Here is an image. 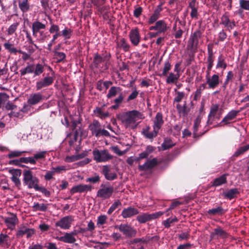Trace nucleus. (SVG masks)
I'll use <instances>...</instances> for the list:
<instances>
[{
  "label": "nucleus",
  "instance_id": "1",
  "mask_svg": "<svg viewBox=\"0 0 249 249\" xmlns=\"http://www.w3.org/2000/svg\"><path fill=\"white\" fill-rule=\"evenodd\" d=\"M142 118L140 112L133 110L124 112L121 115L120 120L125 128L135 129L138 125L137 121Z\"/></svg>",
  "mask_w": 249,
  "mask_h": 249
},
{
  "label": "nucleus",
  "instance_id": "2",
  "mask_svg": "<svg viewBox=\"0 0 249 249\" xmlns=\"http://www.w3.org/2000/svg\"><path fill=\"white\" fill-rule=\"evenodd\" d=\"M23 183L29 189H35L38 185L39 179L33 175V172L29 170H25L23 173Z\"/></svg>",
  "mask_w": 249,
  "mask_h": 249
},
{
  "label": "nucleus",
  "instance_id": "3",
  "mask_svg": "<svg viewBox=\"0 0 249 249\" xmlns=\"http://www.w3.org/2000/svg\"><path fill=\"white\" fill-rule=\"evenodd\" d=\"M89 129L92 135L96 137L109 136V132L107 130L102 129L100 123L95 120H93L92 123L89 125Z\"/></svg>",
  "mask_w": 249,
  "mask_h": 249
},
{
  "label": "nucleus",
  "instance_id": "4",
  "mask_svg": "<svg viewBox=\"0 0 249 249\" xmlns=\"http://www.w3.org/2000/svg\"><path fill=\"white\" fill-rule=\"evenodd\" d=\"M92 154L93 159L97 162H105L113 158V156L107 149L100 150L95 148L93 150Z\"/></svg>",
  "mask_w": 249,
  "mask_h": 249
},
{
  "label": "nucleus",
  "instance_id": "5",
  "mask_svg": "<svg viewBox=\"0 0 249 249\" xmlns=\"http://www.w3.org/2000/svg\"><path fill=\"white\" fill-rule=\"evenodd\" d=\"M115 228L119 230L126 238H131L136 236L137 231L130 225L121 224L116 225Z\"/></svg>",
  "mask_w": 249,
  "mask_h": 249
},
{
  "label": "nucleus",
  "instance_id": "6",
  "mask_svg": "<svg viewBox=\"0 0 249 249\" xmlns=\"http://www.w3.org/2000/svg\"><path fill=\"white\" fill-rule=\"evenodd\" d=\"M163 214V212H158L153 213H143L137 217V220L140 223H144L147 221L156 219Z\"/></svg>",
  "mask_w": 249,
  "mask_h": 249
},
{
  "label": "nucleus",
  "instance_id": "7",
  "mask_svg": "<svg viewBox=\"0 0 249 249\" xmlns=\"http://www.w3.org/2000/svg\"><path fill=\"white\" fill-rule=\"evenodd\" d=\"M113 190V187L111 186L102 185L97 192V196L103 199H107L111 196Z\"/></svg>",
  "mask_w": 249,
  "mask_h": 249
},
{
  "label": "nucleus",
  "instance_id": "8",
  "mask_svg": "<svg viewBox=\"0 0 249 249\" xmlns=\"http://www.w3.org/2000/svg\"><path fill=\"white\" fill-rule=\"evenodd\" d=\"M239 112V110H231L225 116L218 125L223 126L230 124L236 117Z\"/></svg>",
  "mask_w": 249,
  "mask_h": 249
},
{
  "label": "nucleus",
  "instance_id": "9",
  "mask_svg": "<svg viewBox=\"0 0 249 249\" xmlns=\"http://www.w3.org/2000/svg\"><path fill=\"white\" fill-rule=\"evenodd\" d=\"M4 222L8 229L13 230L18 222V219L16 214L11 213L4 218Z\"/></svg>",
  "mask_w": 249,
  "mask_h": 249
},
{
  "label": "nucleus",
  "instance_id": "10",
  "mask_svg": "<svg viewBox=\"0 0 249 249\" xmlns=\"http://www.w3.org/2000/svg\"><path fill=\"white\" fill-rule=\"evenodd\" d=\"M206 84H208L209 88L214 89L216 88L220 83L219 76L217 74H213L212 76L206 78Z\"/></svg>",
  "mask_w": 249,
  "mask_h": 249
},
{
  "label": "nucleus",
  "instance_id": "11",
  "mask_svg": "<svg viewBox=\"0 0 249 249\" xmlns=\"http://www.w3.org/2000/svg\"><path fill=\"white\" fill-rule=\"evenodd\" d=\"M220 23L229 31L235 26V21L231 20L229 16L226 14L221 17Z\"/></svg>",
  "mask_w": 249,
  "mask_h": 249
},
{
  "label": "nucleus",
  "instance_id": "12",
  "mask_svg": "<svg viewBox=\"0 0 249 249\" xmlns=\"http://www.w3.org/2000/svg\"><path fill=\"white\" fill-rule=\"evenodd\" d=\"M72 218L70 216H65L55 223V226L62 229H69L71 226Z\"/></svg>",
  "mask_w": 249,
  "mask_h": 249
},
{
  "label": "nucleus",
  "instance_id": "13",
  "mask_svg": "<svg viewBox=\"0 0 249 249\" xmlns=\"http://www.w3.org/2000/svg\"><path fill=\"white\" fill-rule=\"evenodd\" d=\"M201 37V33L199 30L195 31L190 38L191 48L196 49L199 43V39Z\"/></svg>",
  "mask_w": 249,
  "mask_h": 249
},
{
  "label": "nucleus",
  "instance_id": "14",
  "mask_svg": "<svg viewBox=\"0 0 249 249\" xmlns=\"http://www.w3.org/2000/svg\"><path fill=\"white\" fill-rule=\"evenodd\" d=\"M131 42L134 46H137L140 41V35L137 28L132 29L129 34Z\"/></svg>",
  "mask_w": 249,
  "mask_h": 249
},
{
  "label": "nucleus",
  "instance_id": "15",
  "mask_svg": "<svg viewBox=\"0 0 249 249\" xmlns=\"http://www.w3.org/2000/svg\"><path fill=\"white\" fill-rule=\"evenodd\" d=\"M46 28V25L39 21H35L32 24V31L33 35L35 36H37V34H39L42 35L43 32L40 31L42 29H44Z\"/></svg>",
  "mask_w": 249,
  "mask_h": 249
},
{
  "label": "nucleus",
  "instance_id": "16",
  "mask_svg": "<svg viewBox=\"0 0 249 249\" xmlns=\"http://www.w3.org/2000/svg\"><path fill=\"white\" fill-rule=\"evenodd\" d=\"M92 189V187L89 185L79 184L73 186L71 190V193L73 194L76 193H83L88 191H90Z\"/></svg>",
  "mask_w": 249,
  "mask_h": 249
},
{
  "label": "nucleus",
  "instance_id": "17",
  "mask_svg": "<svg viewBox=\"0 0 249 249\" xmlns=\"http://www.w3.org/2000/svg\"><path fill=\"white\" fill-rule=\"evenodd\" d=\"M102 172L106 178L108 180H114L117 177V174L114 172L112 171L110 168L107 165L103 166Z\"/></svg>",
  "mask_w": 249,
  "mask_h": 249
},
{
  "label": "nucleus",
  "instance_id": "18",
  "mask_svg": "<svg viewBox=\"0 0 249 249\" xmlns=\"http://www.w3.org/2000/svg\"><path fill=\"white\" fill-rule=\"evenodd\" d=\"M138 213L139 211L138 210V209L134 207H129L124 209L122 211L121 215L124 218H127L131 217Z\"/></svg>",
  "mask_w": 249,
  "mask_h": 249
},
{
  "label": "nucleus",
  "instance_id": "19",
  "mask_svg": "<svg viewBox=\"0 0 249 249\" xmlns=\"http://www.w3.org/2000/svg\"><path fill=\"white\" fill-rule=\"evenodd\" d=\"M157 160L156 159L147 160L145 163L139 166V169L141 171H146L150 169L157 165Z\"/></svg>",
  "mask_w": 249,
  "mask_h": 249
},
{
  "label": "nucleus",
  "instance_id": "20",
  "mask_svg": "<svg viewBox=\"0 0 249 249\" xmlns=\"http://www.w3.org/2000/svg\"><path fill=\"white\" fill-rule=\"evenodd\" d=\"M43 95L40 93L31 94L28 100V103L30 105H36L43 100Z\"/></svg>",
  "mask_w": 249,
  "mask_h": 249
},
{
  "label": "nucleus",
  "instance_id": "21",
  "mask_svg": "<svg viewBox=\"0 0 249 249\" xmlns=\"http://www.w3.org/2000/svg\"><path fill=\"white\" fill-rule=\"evenodd\" d=\"M227 236V233L219 227L215 229L214 231L211 233L210 235L211 239L218 238V237L225 238Z\"/></svg>",
  "mask_w": 249,
  "mask_h": 249
},
{
  "label": "nucleus",
  "instance_id": "22",
  "mask_svg": "<svg viewBox=\"0 0 249 249\" xmlns=\"http://www.w3.org/2000/svg\"><path fill=\"white\" fill-rule=\"evenodd\" d=\"M163 124V120L162 119V115L161 113L158 112L157 113L154 121L153 129L159 131Z\"/></svg>",
  "mask_w": 249,
  "mask_h": 249
},
{
  "label": "nucleus",
  "instance_id": "23",
  "mask_svg": "<svg viewBox=\"0 0 249 249\" xmlns=\"http://www.w3.org/2000/svg\"><path fill=\"white\" fill-rule=\"evenodd\" d=\"M219 109V106L217 104L213 105L211 107L210 113L208 116V120L207 123L209 124L213 123L214 116L217 112Z\"/></svg>",
  "mask_w": 249,
  "mask_h": 249
},
{
  "label": "nucleus",
  "instance_id": "24",
  "mask_svg": "<svg viewBox=\"0 0 249 249\" xmlns=\"http://www.w3.org/2000/svg\"><path fill=\"white\" fill-rule=\"evenodd\" d=\"M149 129L150 127L149 126L147 127L143 130L142 134L146 138L152 139L157 136L159 130L153 129V131H150Z\"/></svg>",
  "mask_w": 249,
  "mask_h": 249
},
{
  "label": "nucleus",
  "instance_id": "25",
  "mask_svg": "<svg viewBox=\"0 0 249 249\" xmlns=\"http://www.w3.org/2000/svg\"><path fill=\"white\" fill-rule=\"evenodd\" d=\"M208 56L207 58V63L208 68H210V67L212 68L213 65L214 56L213 55L212 47L210 46V45H209L208 46Z\"/></svg>",
  "mask_w": 249,
  "mask_h": 249
},
{
  "label": "nucleus",
  "instance_id": "26",
  "mask_svg": "<svg viewBox=\"0 0 249 249\" xmlns=\"http://www.w3.org/2000/svg\"><path fill=\"white\" fill-rule=\"evenodd\" d=\"M94 113L97 117L101 119H105L109 116L108 112H104L102 107H96V109L94 110Z\"/></svg>",
  "mask_w": 249,
  "mask_h": 249
},
{
  "label": "nucleus",
  "instance_id": "27",
  "mask_svg": "<svg viewBox=\"0 0 249 249\" xmlns=\"http://www.w3.org/2000/svg\"><path fill=\"white\" fill-rule=\"evenodd\" d=\"M13 176L11 178L12 180L15 183V185L17 186L20 185V180L19 179V177L20 176L21 172L20 170H15L12 172Z\"/></svg>",
  "mask_w": 249,
  "mask_h": 249
},
{
  "label": "nucleus",
  "instance_id": "28",
  "mask_svg": "<svg viewBox=\"0 0 249 249\" xmlns=\"http://www.w3.org/2000/svg\"><path fill=\"white\" fill-rule=\"evenodd\" d=\"M59 240L66 243H73L76 241L74 237H72L69 233H65L64 235L59 238Z\"/></svg>",
  "mask_w": 249,
  "mask_h": 249
},
{
  "label": "nucleus",
  "instance_id": "29",
  "mask_svg": "<svg viewBox=\"0 0 249 249\" xmlns=\"http://www.w3.org/2000/svg\"><path fill=\"white\" fill-rule=\"evenodd\" d=\"M157 31L159 33H164L167 30L166 23L163 20H159L156 23Z\"/></svg>",
  "mask_w": 249,
  "mask_h": 249
},
{
  "label": "nucleus",
  "instance_id": "30",
  "mask_svg": "<svg viewBox=\"0 0 249 249\" xmlns=\"http://www.w3.org/2000/svg\"><path fill=\"white\" fill-rule=\"evenodd\" d=\"M18 6L21 11L23 13L27 12L30 9L28 0H19Z\"/></svg>",
  "mask_w": 249,
  "mask_h": 249
},
{
  "label": "nucleus",
  "instance_id": "31",
  "mask_svg": "<svg viewBox=\"0 0 249 249\" xmlns=\"http://www.w3.org/2000/svg\"><path fill=\"white\" fill-rule=\"evenodd\" d=\"M224 213L223 209L221 206L213 208L208 211V213L212 215H220Z\"/></svg>",
  "mask_w": 249,
  "mask_h": 249
},
{
  "label": "nucleus",
  "instance_id": "32",
  "mask_svg": "<svg viewBox=\"0 0 249 249\" xmlns=\"http://www.w3.org/2000/svg\"><path fill=\"white\" fill-rule=\"evenodd\" d=\"M176 108L180 117H184L187 115V112L186 110V103H185L183 106H181L179 104H178L177 105Z\"/></svg>",
  "mask_w": 249,
  "mask_h": 249
},
{
  "label": "nucleus",
  "instance_id": "33",
  "mask_svg": "<svg viewBox=\"0 0 249 249\" xmlns=\"http://www.w3.org/2000/svg\"><path fill=\"white\" fill-rule=\"evenodd\" d=\"M35 65L33 64H29L25 68L20 70L21 75H24L27 73H34Z\"/></svg>",
  "mask_w": 249,
  "mask_h": 249
},
{
  "label": "nucleus",
  "instance_id": "34",
  "mask_svg": "<svg viewBox=\"0 0 249 249\" xmlns=\"http://www.w3.org/2000/svg\"><path fill=\"white\" fill-rule=\"evenodd\" d=\"M238 194V190L236 188L230 189L223 193L224 196L230 199L234 198Z\"/></svg>",
  "mask_w": 249,
  "mask_h": 249
},
{
  "label": "nucleus",
  "instance_id": "35",
  "mask_svg": "<svg viewBox=\"0 0 249 249\" xmlns=\"http://www.w3.org/2000/svg\"><path fill=\"white\" fill-rule=\"evenodd\" d=\"M47 154V152L46 151H42L38 152L35 154H34V158L35 160L36 163L37 161L39 160H44L46 158V155Z\"/></svg>",
  "mask_w": 249,
  "mask_h": 249
},
{
  "label": "nucleus",
  "instance_id": "36",
  "mask_svg": "<svg viewBox=\"0 0 249 249\" xmlns=\"http://www.w3.org/2000/svg\"><path fill=\"white\" fill-rule=\"evenodd\" d=\"M179 75L178 74H174L172 72L169 73L167 77L166 82L168 84L175 83L178 80Z\"/></svg>",
  "mask_w": 249,
  "mask_h": 249
},
{
  "label": "nucleus",
  "instance_id": "37",
  "mask_svg": "<svg viewBox=\"0 0 249 249\" xmlns=\"http://www.w3.org/2000/svg\"><path fill=\"white\" fill-rule=\"evenodd\" d=\"M227 182V179L226 176L223 175L219 178H215L213 182V185L215 186H218L221 185Z\"/></svg>",
  "mask_w": 249,
  "mask_h": 249
},
{
  "label": "nucleus",
  "instance_id": "38",
  "mask_svg": "<svg viewBox=\"0 0 249 249\" xmlns=\"http://www.w3.org/2000/svg\"><path fill=\"white\" fill-rule=\"evenodd\" d=\"M120 91L121 89L119 87H112L108 91L107 97L110 98L112 97H114Z\"/></svg>",
  "mask_w": 249,
  "mask_h": 249
},
{
  "label": "nucleus",
  "instance_id": "39",
  "mask_svg": "<svg viewBox=\"0 0 249 249\" xmlns=\"http://www.w3.org/2000/svg\"><path fill=\"white\" fill-rule=\"evenodd\" d=\"M239 2L240 8L239 13H241L243 10L249 11V0H239Z\"/></svg>",
  "mask_w": 249,
  "mask_h": 249
},
{
  "label": "nucleus",
  "instance_id": "40",
  "mask_svg": "<svg viewBox=\"0 0 249 249\" xmlns=\"http://www.w3.org/2000/svg\"><path fill=\"white\" fill-rule=\"evenodd\" d=\"M44 71V66L39 63L36 64L35 66L34 71V77L38 76Z\"/></svg>",
  "mask_w": 249,
  "mask_h": 249
},
{
  "label": "nucleus",
  "instance_id": "41",
  "mask_svg": "<svg viewBox=\"0 0 249 249\" xmlns=\"http://www.w3.org/2000/svg\"><path fill=\"white\" fill-rule=\"evenodd\" d=\"M118 47L122 48L124 51H127L129 48V44L124 38H121L117 43Z\"/></svg>",
  "mask_w": 249,
  "mask_h": 249
},
{
  "label": "nucleus",
  "instance_id": "42",
  "mask_svg": "<svg viewBox=\"0 0 249 249\" xmlns=\"http://www.w3.org/2000/svg\"><path fill=\"white\" fill-rule=\"evenodd\" d=\"M26 151H18V150H14L11 151L9 152V153L7 155V157L9 159H12L14 158L19 157L21 156L23 153H25Z\"/></svg>",
  "mask_w": 249,
  "mask_h": 249
},
{
  "label": "nucleus",
  "instance_id": "43",
  "mask_svg": "<svg viewBox=\"0 0 249 249\" xmlns=\"http://www.w3.org/2000/svg\"><path fill=\"white\" fill-rule=\"evenodd\" d=\"M174 145V143L171 139L169 138H166L162 144L161 146L163 150H166L172 147Z\"/></svg>",
  "mask_w": 249,
  "mask_h": 249
},
{
  "label": "nucleus",
  "instance_id": "44",
  "mask_svg": "<svg viewBox=\"0 0 249 249\" xmlns=\"http://www.w3.org/2000/svg\"><path fill=\"white\" fill-rule=\"evenodd\" d=\"M122 205L121 202L119 200L115 201L110 207L107 211V213L108 214H111L113 212H114L116 209H117L119 207L121 206Z\"/></svg>",
  "mask_w": 249,
  "mask_h": 249
},
{
  "label": "nucleus",
  "instance_id": "45",
  "mask_svg": "<svg viewBox=\"0 0 249 249\" xmlns=\"http://www.w3.org/2000/svg\"><path fill=\"white\" fill-rule=\"evenodd\" d=\"M249 149V144L239 148L234 153V157H238Z\"/></svg>",
  "mask_w": 249,
  "mask_h": 249
},
{
  "label": "nucleus",
  "instance_id": "46",
  "mask_svg": "<svg viewBox=\"0 0 249 249\" xmlns=\"http://www.w3.org/2000/svg\"><path fill=\"white\" fill-rule=\"evenodd\" d=\"M20 161L21 163L26 164L30 163L31 164H36L35 160L34 157H22L20 158Z\"/></svg>",
  "mask_w": 249,
  "mask_h": 249
},
{
  "label": "nucleus",
  "instance_id": "47",
  "mask_svg": "<svg viewBox=\"0 0 249 249\" xmlns=\"http://www.w3.org/2000/svg\"><path fill=\"white\" fill-rule=\"evenodd\" d=\"M206 87V84H201L197 89L195 92L194 98L196 99L200 97L202 92L204 90Z\"/></svg>",
  "mask_w": 249,
  "mask_h": 249
},
{
  "label": "nucleus",
  "instance_id": "48",
  "mask_svg": "<svg viewBox=\"0 0 249 249\" xmlns=\"http://www.w3.org/2000/svg\"><path fill=\"white\" fill-rule=\"evenodd\" d=\"M160 10L157 9L154 11V14L150 17L149 19L148 22L149 24H152L156 21L159 18L160 12Z\"/></svg>",
  "mask_w": 249,
  "mask_h": 249
},
{
  "label": "nucleus",
  "instance_id": "49",
  "mask_svg": "<svg viewBox=\"0 0 249 249\" xmlns=\"http://www.w3.org/2000/svg\"><path fill=\"white\" fill-rule=\"evenodd\" d=\"M184 96L185 93L183 92L177 91L175 97L174 99V102H180L184 98Z\"/></svg>",
  "mask_w": 249,
  "mask_h": 249
},
{
  "label": "nucleus",
  "instance_id": "50",
  "mask_svg": "<svg viewBox=\"0 0 249 249\" xmlns=\"http://www.w3.org/2000/svg\"><path fill=\"white\" fill-rule=\"evenodd\" d=\"M171 68V65L170 62L168 61L165 62L162 73H161V76L166 75L168 71L170 70Z\"/></svg>",
  "mask_w": 249,
  "mask_h": 249
},
{
  "label": "nucleus",
  "instance_id": "51",
  "mask_svg": "<svg viewBox=\"0 0 249 249\" xmlns=\"http://www.w3.org/2000/svg\"><path fill=\"white\" fill-rule=\"evenodd\" d=\"M33 208L36 211H45L47 209V206L44 204L35 203Z\"/></svg>",
  "mask_w": 249,
  "mask_h": 249
},
{
  "label": "nucleus",
  "instance_id": "52",
  "mask_svg": "<svg viewBox=\"0 0 249 249\" xmlns=\"http://www.w3.org/2000/svg\"><path fill=\"white\" fill-rule=\"evenodd\" d=\"M72 35V31L68 28H65L62 31L61 36L64 37L65 39L70 38Z\"/></svg>",
  "mask_w": 249,
  "mask_h": 249
},
{
  "label": "nucleus",
  "instance_id": "53",
  "mask_svg": "<svg viewBox=\"0 0 249 249\" xmlns=\"http://www.w3.org/2000/svg\"><path fill=\"white\" fill-rule=\"evenodd\" d=\"M226 67L227 64L224 60L222 58L221 56H219L218 58L217 63L216 66V69L221 68L225 69Z\"/></svg>",
  "mask_w": 249,
  "mask_h": 249
},
{
  "label": "nucleus",
  "instance_id": "54",
  "mask_svg": "<svg viewBox=\"0 0 249 249\" xmlns=\"http://www.w3.org/2000/svg\"><path fill=\"white\" fill-rule=\"evenodd\" d=\"M178 221V219L177 217H174L173 218H168L166 220L163 222V225L167 228H169L171 226V224L173 223L176 222Z\"/></svg>",
  "mask_w": 249,
  "mask_h": 249
},
{
  "label": "nucleus",
  "instance_id": "55",
  "mask_svg": "<svg viewBox=\"0 0 249 249\" xmlns=\"http://www.w3.org/2000/svg\"><path fill=\"white\" fill-rule=\"evenodd\" d=\"M19 24L18 22H16L12 24L8 29V35H12L17 30Z\"/></svg>",
  "mask_w": 249,
  "mask_h": 249
},
{
  "label": "nucleus",
  "instance_id": "56",
  "mask_svg": "<svg viewBox=\"0 0 249 249\" xmlns=\"http://www.w3.org/2000/svg\"><path fill=\"white\" fill-rule=\"evenodd\" d=\"M107 216L106 215H101L98 217L97 224L101 225L105 224L107 222Z\"/></svg>",
  "mask_w": 249,
  "mask_h": 249
},
{
  "label": "nucleus",
  "instance_id": "57",
  "mask_svg": "<svg viewBox=\"0 0 249 249\" xmlns=\"http://www.w3.org/2000/svg\"><path fill=\"white\" fill-rule=\"evenodd\" d=\"M36 191H40L45 196H50V193L48 191L45 187H40L39 185L35 189Z\"/></svg>",
  "mask_w": 249,
  "mask_h": 249
},
{
  "label": "nucleus",
  "instance_id": "58",
  "mask_svg": "<svg viewBox=\"0 0 249 249\" xmlns=\"http://www.w3.org/2000/svg\"><path fill=\"white\" fill-rule=\"evenodd\" d=\"M233 78V73L231 71H230L228 72L227 73V75L226 76V80L224 83V84H223V87L224 88H226V87L227 86V85H228L229 82L232 80V78Z\"/></svg>",
  "mask_w": 249,
  "mask_h": 249
},
{
  "label": "nucleus",
  "instance_id": "59",
  "mask_svg": "<svg viewBox=\"0 0 249 249\" xmlns=\"http://www.w3.org/2000/svg\"><path fill=\"white\" fill-rule=\"evenodd\" d=\"M200 119L199 118H197L196 119L194 126H193V129H194V135L195 137L196 135V132L198 129V127L200 125Z\"/></svg>",
  "mask_w": 249,
  "mask_h": 249
},
{
  "label": "nucleus",
  "instance_id": "60",
  "mask_svg": "<svg viewBox=\"0 0 249 249\" xmlns=\"http://www.w3.org/2000/svg\"><path fill=\"white\" fill-rule=\"evenodd\" d=\"M55 57L58 59V61H61L65 59V54L62 52H55L54 53Z\"/></svg>",
  "mask_w": 249,
  "mask_h": 249
},
{
  "label": "nucleus",
  "instance_id": "61",
  "mask_svg": "<svg viewBox=\"0 0 249 249\" xmlns=\"http://www.w3.org/2000/svg\"><path fill=\"white\" fill-rule=\"evenodd\" d=\"M42 80L44 81L46 87H48L51 85L53 81V79L50 76H46L44 77Z\"/></svg>",
  "mask_w": 249,
  "mask_h": 249
},
{
  "label": "nucleus",
  "instance_id": "62",
  "mask_svg": "<svg viewBox=\"0 0 249 249\" xmlns=\"http://www.w3.org/2000/svg\"><path fill=\"white\" fill-rule=\"evenodd\" d=\"M27 228L25 227H22L19 229L17 233L18 237L22 236L24 234H26Z\"/></svg>",
  "mask_w": 249,
  "mask_h": 249
},
{
  "label": "nucleus",
  "instance_id": "63",
  "mask_svg": "<svg viewBox=\"0 0 249 249\" xmlns=\"http://www.w3.org/2000/svg\"><path fill=\"white\" fill-rule=\"evenodd\" d=\"M77 160L76 155L67 156L65 159V161L67 162H72Z\"/></svg>",
  "mask_w": 249,
  "mask_h": 249
},
{
  "label": "nucleus",
  "instance_id": "64",
  "mask_svg": "<svg viewBox=\"0 0 249 249\" xmlns=\"http://www.w3.org/2000/svg\"><path fill=\"white\" fill-rule=\"evenodd\" d=\"M8 236L6 234H0V245L7 244Z\"/></svg>",
  "mask_w": 249,
  "mask_h": 249
}]
</instances>
